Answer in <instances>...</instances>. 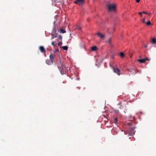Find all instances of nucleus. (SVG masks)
<instances>
[{
    "label": "nucleus",
    "instance_id": "11",
    "mask_svg": "<svg viewBox=\"0 0 156 156\" xmlns=\"http://www.w3.org/2000/svg\"><path fill=\"white\" fill-rule=\"evenodd\" d=\"M57 37V34H53L52 33L51 34V39H53L54 38Z\"/></svg>",
    "mask_w": 156,
    "mask_h": 156
},
{
    "label": "nucleus",
    "instance_id": "13",
    "mask_svg": "<svg viewBox=\"0 0 156 156\" xmlns=\"http://www.w3.org/2000/svg\"><path fill=\"white\" fill-rule=\"evenodd\" d=\"M138 61L141 63H144L145 62V60L144 59H139L138 60Z\"/></svg>",
    "mask_w": 156,
    "mask_h": 156
},
{
    "label": "nucleus",
    "instance_id": "25",
    "mask_svg": "<svg viewBox=\"0 0 156 156\" xmlns=\"http://www.w3.org/2000/svg\"><path fill=\"white\" fill-rule=\"evenodd\" d=\"M142 13H144V14H148V15H150V13H148L147 12H144V11L143 12H142Z\"/></svg>",
    "mask_w": 156,
    "mask_h": 156
},
{
    "label": "nucleus",
    "instance_id": "2",
    "mask_svg": "<svg viewBox=\"0 0 156 156\" xmlns=\"http://www.w3.org/2000/svg\"><path fill=\"white\" fill-rule=\"evenodd\" d=\"M61 67H59L58 66V69H59L60 72L62 74H64L66 73V67L64 65L61 63Z\"/></svg>",
    "mask_w": 156,
    "mask_h": 156
},
{
    "label": "nucleus",
    "instance_id": "18",
    "mask_svg": "<svg viewBox=\"0 0 156 156\" xmlns=\"http://www.w3.org/2000/svg\"><path fill=\"white\" fill-rule=\"evenodd\" d=\"M76 29H77L78 30H81V27L80 26L77 25L76 26Z\"/></svg>",
    "mask_w": 156,
    "mask_h": 156
},
{
    "label": "nucleus",
    "instance_id": "16",
    "mask_svg": "<svg viewBox=\"0 0 156 156\" xmlns=\"http://www.w3.org/2000/svg\"><path fill=\"white\" fill-rule=\"evenodd\" d=\"M58 31L61 33H64L66 32V31L64 30L63 29H60Z\"/></svg>",
    "mask_w": 156,
    "mask_h": 156
},
{
    "label": "nucleus",
    "instance_id": "32",
    "mask_svg": "<svg viewBox=\"0 0 156 156\" xmlns=\"http://www.w3.org/2000/svg\"><path fill=\"white\" fill-rule=\"evenodd\" d=\"M124 133H125V134L126 135L127 134V133H126V132H125Z\"/></svg>",
    "mask_w": 156,
    "mask_h": 156
},
{
    "label": "nucleus",
    "instance_id": "19",
    "mask_svg": "<svg viewBox=\"0 0 156 156\" xmlns=\"http://www.w3.org/2000/svg\"><path fill=\"white\" fill-rule=\"evenodd\" d=\"M113 121L114 123L116 124L117 122V119L116 118H114L113 119Z\"/></svg>",
    "mask_w": 156,
    "mask_h": 156
},
{
    "label": "nucleus",
    "instance_id": "9",
    "mask_svg": "<svg viewBox=\"0 0 156 156\" xmlns=\"http://www.w3.org/2000/svg\"><path fill=\"white\" fill-rule=\"evenodd\" d=\"M39 49L41 53H45L46 52V50L44 47L42 46H40L39 47Z\"/></svg>",
    "mask_w": 156,
    "mask_h": 156
},
{
    "label": "nucleus",
    "instance_id": "7",
    "mask_svg": "<svg viewBox=\"0 0 156 156\" xmlns=\"http://www.w3.org/2000/svg\"><path fill=\"white\" fill-rule=\"evenodd\" d=\"M55 57V55L54 54H51L49 58L50 60L52 62H54V58Z\"/></svg>",
    "mask_w": 156,
    "mask_h": 156
},
{
    "label": "nucleus",
    "instance_id": "27",
    "mask_svg": "<svg viewBox=\"0 0 156 156\" xmlns=\"http://www.w3.org/2000/svg\"><path fill=\"white\" fill-rule=\"evenodd\" d=\"M142 21V22H143V23H146V22H145V19H144Z\"/></svg>",
    "mask_w": 156,
    "mask_h": 156
},
{
    "label": "nucleus",
    "instance_id": "31",
    "mask_svg": "<svg viewBox=\"0 0 156 156\" xmlns=\"http://www.w3.org/2000/svg\"><path fill=\"white\" fill-rule=\"evenodd\" d=\"M147 45H146L145 46V48H147Z\"/></svg>",
    "mask_w": 156,
    "mask_h": 156
},
{
    "label": "nucleus",
    "instance_id": "21",
    "mask_svg": "<svg viewBox=\"0 0 156 156\" xmlns=\"http://www.w3.org/2000/svg\"><path fill=\"white\" fill-rule=\"evenodd\" d=\"M146 23L147 25L148 26H150L151 24V22L150 21H148L147 22H146Z\"/></svg>",
    "mask_w": 156,
    "mask_h": 156
},
{
    "label": "nucleus",
    "instance_id": "22",
    "mask_svg": "<svg viewBox=\"0 0 156 156\" xmlns=\"http://www.w3.org/2000/svg\"><path fill=\"white\" fill-rule=\"evenodd\" d=\"M51 45L55 47V46H56V44H54V41H52L51 42Z\"/></svg>",
    "mask_w": 156,
    "mask_h": 156
},
{
    "label": "nucleus",
    "instance_id": "24",
    "mask_svg": "<svg viewBox=\"0 0 156 156\" xmlns=\"http://www.w3.org/2000/svg\"><path fill=\"white\" fill-rule=\"evenodd\" d=\"M58 39H62V37L61 35H59L58 37Z\"/></svg>",
    "mask_w": 156,
    "mask_h": 156
},
{
    "label": "nucleus",
    "instance_id": "26",
    "mask_svg": "<svg viewBox=\"0 0 156 156\" xmlns=\"http://www.w3.org/2000/svg\"><path fill=\"white\" fill-rule=\"evenodd\" d=\"M145 60V62L146 61H147V60H149V59L147 58H145V59H144Z\"/></svg>",
    "mask_w": 156,
    "mask_h": 156
},
{
    "label": "nucleus",
    "instance_id": "28",
    "mask_svg": "<svg viewBox=\"0 0 156 156\" xmlns=\"http://www.w3.org/2000/svg\"><path fill=\"white\" fill-rule=\"evenodd\" d=\"M142 13L141 12H139V14L140 15V16H141V17H142Z\"/></svg>",
    "mask_w": 156,
    "mask_h": 156
},
{
    "label": "nucleus",
    "instance_id": "15",
    "mask_svg": "<svg viewBox=\"0 0 156 156\" xmlns=\"http://www.w3.org/2000/svg\"><path fill=\"white\" fill-rule=\"evenodd\" d=\"M152 42L154 44H156V39L153 38L151 40Z\"/></svg>",
    "mask_w": 156,
    "mask_h": 156
},
{
    "label": "nucleus",
    "instance_id": "29",
    "mask_svg": "<svg viewBox=\"0 0 156 156\" xmlns=\"http://www.w3.org/2000/svg\"><path fill=\"white\" fill-rule=\"evenodd\" d=\"M136 2L137 3H139L140 2V0H136Z\"/></svg>",
    "mask_w": 156,
    "mask_h": 156
},
{
    "label": "nucleus",
    "instance_id": "17",
    "mask_svg": "<svg viewBox=\"0 0 156 156\" xmlns=\"http://www.w3.org/2000/svg\"><path fill=\"white\" fill-rule=\"evenodd\" d=\"M62 48L64 50H67L68 49V47L67 46H63L62 47Z\"/></svg>",
    "mask_w": 156,
    "mask_h": 156
},
{
    "label": "nucleus",
    "instance_id": "20",
    "mask_svg": "<svg viewBox=\"0 0 156 156\" xmlns=\"http://www.w3.org/2000/svg\"><path fill=\"white\" fill-rule=\"evenodd\" d=\"M120 55L121 57H123L124 56V53L122 52H121L120 53Z\"/></svg>",
    "mask_w": 156,
    "mask_h": 156
},
{
    "label": "nucleus",
    "instance_id": "12",
    "mask_svg": "<svg viewBox=\"0 0 156 156\" xmlns=\"http://www.w3.org/2000/svg\"><path fill=\"white\" fill-rule=\"evenodd\" d=\"M124 104H123L122 102H120L119 104L118 105L119 106V108L121 109H122L123 108V105Z\"/></svg>",
    "mask_w": 156,
    "mask_h": 156
},
{
    "label": "nucleus",
    "instance_id": "4",
    "mask_svg": "<svg viewBox=\"0 0 156 156\" xmlns=\"http://www.w3.org/2000/svg\"><path fill=\"white\" fill-rule=\"evenodd\" d=\"M112 69H113V72L117 74L118 76H120L122 73H121V71L120 70L117 68H115L113 66L112 67Z\"/></svg>",
    "mask_w": 156,
    "mask_h": 156
},
{
    "label": "nucleus",
    "instance_id": "3",
    "mask_svg": "<svg viewBox=\"0 0 156 156\" xmlns=\"http://www.w3.org/2000/svg\"><path fill=\"white\" fill-rule=\"evenodd\" d=\"M135 128L134 127L133 128H130L128 129V131L129 135L132 136L134 135L135 133L134 131Z\"/></svg>",
    "mask_w": 156,
    "mask_h": 156
},
{
    "label": "nucleus",
    "instance_id": "8",
    "mask_svg": "<svg viewBox=\"0 0 156 156\" xmlns=\"http://www.w3.org/2000/svg\"><path fill=\"white\" fill-rule=\"evenodd\" d=\"M101 39H103L105 37V36L103 35L100 32H98L96 34Z\"/></svg>",
    "mask_w": 156,
    "mask_h": 156
},
{
    "label": "nucleus",
    "instance_id": "14",
    "mask_svg": "<svg viewBox=\"0 0 156 156\" xmlns=\"http://www.w3.org/2000/svg\"><path fill=\"white\" fill-rule=\"evenodd\" d=\"M97 49V47L96 46H94L91 48V50L92 51H95Z\"/></svg>",
    "mask_w": 156,
    "mask_h": 156
},
{
    "label": "nucleus",
    "instance_id": "5",
    "mask_svg": "<svg viewBox=\"0 0 156 156\" xmlns=\"http://www.w3.org/2000/svg\"><path fill=\"white\" fill-rule=\"evenodd\" d=\"M74 3L80 6H81L84 3V0H76Z\"/></svg>",
    "mask_w": 156,
    "mask_h": 156
},
{
    "label": "nucleus",
    "instance_id": "10",
    "mask_svg": "<svg viewBox=\"0 0 156 156\" xmlns=\"http://www.w3.org/2000/svg\"><path fill=\"white\" fill-rule=\"evenodd\" d=\"M53 62H52L49 59H47L46 61V63L49 65L52 64Z\"/></svg>",
    "mask_w": 156,
    "mask_h": 156
},
{
    "label": "nucleus",
    "instance_id": "23",
    "mask_svg": "<svg viewBox=\"0 0 156 156\" xmlns=\"http://www.w3.org/2000/svg\"><path fill=\"white\" fill-rule=\"evenodd\" d=\"M62 44V43L61 42H59L58 43V45L59 46H61Z\"/></svg>",
    "mask_w": 156,
    "mask_h": 156
},
{
    "label": "nucleus",
    "instance_id": "30",
    "mask_svg": "<svg viewBox=\"0 0 156 156\" xmlns=\"http://www.w3.org/2000/svg\"><path fill=\"white\" fill-rule=\"evenodd\" d=\"M108 43H110V42H111V40H110V39H109L108 40Z\"/></svg>",
    "mask_w": 156,
    "mask_h": 156
},
{
    "label": "nucleus",
    "instance_id": "1",
    "mask_svg": "<svg viewBox=\"0 0 156 156\" xmlns=\"http://www.w3.org/2000/svg\"><path fill=\"white\" fill-rule=\"evenodd\" d=\"M107 9L109 12H114L116 10V5L114 4H108L107 6Z\"/></svg>",
    "mask_w": 156,
    "mask_h": 156
},
{
    "label": "nucleus",
    "instance_id": "6",
    "mask_svg": "<svg viewBox=\"0 0 156 156\" xmlns=\"http://www.w3.org/2000/svg\"><path fill=\"white\" fill-rule=\"evenodd\" d=\"M128 70L133 75H134L136 74L138 72V71L137 70H136L133 68H130L128 69Z\"/></svg>",
    "mask_w": 156,
    "mask_h": 156
}]
</instances>
